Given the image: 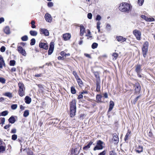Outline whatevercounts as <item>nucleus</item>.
<instances>
[{
  "instance_id": "f257e3e1",
  "label": "nucleus",
  "mask_w": 155,
  "mask_h": 155,
  "mask_svg": "<svg viewBox=\"0 0 155 155\" xmlns=\"http://www.w3.org/2000/svg\"><path fill=\"white\" fill-rule=\"evenodd\" d=\"M132 8L131 4L127 2H122L119 6V9L120 11L127 13L131 11Z\"/></svg>"
},
{
  "instance_id": "f03ea898",
  "label": "nucleus",
  "mask_w": 155,
  "mask_h": 155,
  "mask_svg": "<svg viewBox=\"0 0 155 155\" xmlns=\"http://www.w3.org/2000/svg\"><path fill=\"white\" fill-rule=\"evenodd\" d=\"M70 115L71 117H73L75 115L76 112V101L74 100L70 103Z\"/></svg>"
},
{
  "instance_id": "7ed1b4c3",
  "label": "nucleus",
  "mask_w": 155,
  "mask_h": 155,
  "mask_svg": "<svg viewBox=\"0 0 155 155\" xmlns=\"http://www.w3.org/2000/svg\"><path fill=\"white\" fill-rule=\"evenodd\" d=\"M104 145L105 143L103 142L100 140H98L96 141V145L93 148V150H101L104 148Z\"/></svg>"
},
{
  "instance_id": "20e7f679",
  "label": "nucleus",
  "mask_w": 155,
  "mask_h": 155,
  "mask_svg": "<svg viewBox=\"0 0 155 155\" xmlns=\"http://www.w3.org/2000/svg\"><path fill=\"white\" fill-rule=\"evenodd\" d=\"M134 93L137 94L140 93L141 90V86L139 83H136L134 84Z\"/></svg>"
},
{
  "instance_id": "39448f33",
  "label": "nucleus",
  "mask_w": 155,
  "mask_h": 155,
  "mask_svg": "<svg viewBox=\"0 0 155 155\" xmlns=\"http://www.w3.org/2000/svg\"><path fill=\"white\" fill-rule=\"evenodd\" d=\"M133 33L137 40H140L141 33L139 31L135 29L133 31Z\"/></svg>"
},
{
  "instance_id": "423d86ee",
  "label": "nucleus",
  "mask_w": 155,
  "mask_h": 155,
  "mask_svg": "<svg viewBox=\"0 0 155 155\" xmlns=\"http://www.w3.org/2000/svg\"><path fill=\"white\" fill-rule=\"evenodd\" d=\"M101 18V16L99 15H97L96 16L95 18V20L96 21H98L97 23V28L98 30V32H99L100 31V25L101 24V22L99 21Z\"/></svg>"
},
{
  "instance_id": "0eeeda50",
  "label": "nucleus",
  "mask_w": 155,
  "mask_h": 155,
  "mask_svg": "<svg viewBox=\"0 0 155 155\" xmlns=\"http://www.w3.org/2000/svg\"><path fill=\"white\" fill-rule=\"evenodd\" d=\"M54 48V43L53 42H51L50 44V47L48 51V54L50 55L53 53Z\"/></svg>"
},
{
  "instance_id": "6e6552de",
  "label": "nucleus",
  "mask_w": 155,
  "mask_h": 155,
  "mask_svg": "<svg viewBox=\"0 0 155 155\" xmlns=\"http://www.w3.org/2000/svg\"><path fill=\"white\" fill-rule=\"evenodd\" d=\"M17 50L19 53L22 55L25 56L26 55L25 50L21 46H18L17 47Z\"/></svg>"
},
{
  "instance_id": "1a4fd4ad",
  "label": "nucleus",
  "mask_w": 155,
  "mask_h": 155,
  "mask_svg": "<svg viewBox=\"0 0 155 155\" xmlns=\"http://www.w3.org/2000/svg\"><path fill=\"white\" fill-rule=\"evenodd\" d=\"M39 46L41 48H43L45 50H47L48 49V45L47 43L40 42Z\"/></svg>"
},
{
  "instance_id": "9d476101",
  "label": "nucleus",
  "mask_w": 155,
  "mask_h": 155,
  "mask_svg": "<svg viewBox=\"0 0 155 155\" xmlns=\"http://www.w3.org/2000/svg\"><path fill=\"white\" fill-rule=\"evenodd\" d=\"M40 32L41 34L45 36H48L49 35V32L46 29L40 28Z\"/></svg>"
},
{
  "instance_id": "9b49d317",
  "label": "nucleus",
  "mask_w": 155,
  "mask_h": 155,
  "mask_svg": "<svg viewBox=\"0 0 155 155\" xmlns=\"http://www.w3.org/2000/svg\"><path fill=\"white\" fill-rule=\"evenodd\" d=\"M135 71L137 73H140L142 71L141 69V65L140 64H138L135 66Z\"/></svg>"
},
{
  "instance_id": "f8f14e48",
  "label": "nucleus",
  "mask_w": 155,
  "mask_h": 155,
  "mask_svg": "<svg viewBox=\"0 0 155 155\" xmlns=\"http://www.w3.org/2000/svg\"><path fill=\"white\" fill-rule=\"evenodd\" d=\"M45 18L46 21L49 22H50L52 21V18L50 14L46 13L45 14Z\"/></svg>"
},
{
  "instance_id": "ddd939ff",
  "label": "nucleus",
  "mask_w": 155,
  "mask_h": 155,
  "mask_svg": "<svg viewBox=\"0 0 155 155\" xmlns=\"http://www.w3.org/2000/svg\"><path fill=\"white\" fill-rule=\"evenodd\" d=\"M71 37V35L69 33H66L63 35V38L64 41L69 40Z\"/></svg>"
},
{
  "instance_id": "4468645a",
  "label": "nucleus",
  "mask_w": 155,
  "mask_h": 155,
  "mask_svg": "<svg viewBox=\"0 0 155 155\" xmlns=\"http://www.w3.org/2000/svg\"><path fill=\"white\" fill-rule=\"evenodd\" d=\"M80 35L83 36L85 31V28L84 26L82 25H81L80 26Z\"/></svg>"
},
{
  "instance_id": "2eb2a0df",
  "label": "nucleus",
  "mask_w": 155,
  "mask_h": 155,
  "mask_svg": "<svg viewBox=\"0 0 155 155\" xmlns=\"http://www.w3.org/2000/svg\"><path fill=\"white\" fill-rule=\"evenodd\" d=\"M94 74L96 78V82L101 81V79L99 73L97 72H94Z\"/></svg>"
},
{
  "instance_id": "dca6fc26",
  "label": "nucleus",
  "mask_w": 155,
  "mask_h": 155,
  "mask_svg": "<svg viewBox=\"0 0 155 155\" xmlns=\"http://www.w3.org/2000/svg\"><path fill=\"white\" fill-rule=\"evenodd\" d=\"M101 81L96 82V90L97 92L100 91L101 88Z\"/></svg>"
},
{
  "instance_id": "f3484780",
  "label": "nucleus",
  "mask_w": 155,
  "mask_h": 155,
  "mask_svg": "<svg viewBox=\"0 0 155 155\" xmlns=\"http://www.w3.org/2000/svg\"><path fill=\"white\" fill-rule=\"evenodd\" d=\"M116 38L118 41L124 42L126 41V38H124L123 37L121 36H117L116 37Z\"/></svg>"
},
{
  "instance_id": "a211bd4d",
  "label": "nucleus",
  "mask_w": 155,
  "mask_h": 155,
  "mask_svg": "<svg viewBox=\"0 0 155 155\" xmlns=\"http://www.w3.org/2000/svg\"><path fill=\"white\" fill-rule=\"evenodd\" d=\"M25 103L28 104H30L31 101V98L28 96H26L25 98Z\"/></svg>"
},
{
  "instance_id": "6ab92c4d",
  "label": "nucleus",
  "mask_w": 155,
  "mask_h": 155,
  "mask_svg": "<svg viewBox=\"0 0 155 155\" xmlns=\"http://www.w3.org/2000/svg\"><path fill=\"white\" fill-rule=\"evenodd\" d=\"M114 102L112 101H110V102L109 107L108 109V112H110L112 110L114 106Z\"/></svg>"
},
{
  "instance_id": "aec40b11",
  "label": "nucleus",
  "mask_w": 155,
  "mask_h": 155,
  "mask_svg": "<svg viewBox=\"0 0 155 155\" xmlns=\"http://www.w3.org/2000/svg\"><path fill=\"white\" fill-rule=\"evenodd\" d=\"M113 140L114 141H115V143H117L119 141V138L116 134H114L113 135Z\"/></svg>"
},
{
  "instance_id": "412c9836",
  "label": "nucleus",
  "mask_w": 155,
  "mask_h": 155,
  "mask_svg": "<svg viewBox=\"0 0 155 155\" xmlns=\"http://www.w3.org/2000/svg\"><path fill=\"white\" fill-rule=\"evenodd\" d=\"M143 55L144 58H145L148 51V48H142Z\"/></svg>"
},
{
  "instance_id": "4be33fe9",
  "label": "nucleus",
  "mask_w": 155,
  "mask_h": 155,
  "mask_svg": "<svg viewBox=\"0 0 155 155\" xmlns=\"http://www.w3.org/2000/svg\"><path fill=\"white\" fill-rule=\"evenodd\" d=\"M137 148L138 150H135L136 152L138 153H140L143 152V147L139 145L138 146Z\"/></svg>"
},
{
  "instance_id": "5701e85b",
  "label": "nucleus",
  "mask_w": 155,
  "mask_h": 155,
  "mask_svg": "<svg viewBox=\"0 0 155 155\" xmlns=\"http://www.w3.org/2000/svg\"><path fill=\"white\" fill-rule=\"evenodd\" d=\"M8 121L11 124H14L15 121V119L13 116H12L8 119Z\"/></svg>"
},
{
  "instance_id": "b1692460",
  "label": "nucleus",
  "mask_w": 155,
  "mask_h": 155,
  "mask_svg": "<svg viewBox=\"0 0 155 155\" xmlns=\"http://www.w3.org/2000/svg\"><path fill=\"white\" fill-rule=\"evenodd\" d=\"M93 142L92 141H90L88 144L83 147V149L84 150H87L90 148Z\"/></svg>"
},
{
  "instance_id": "393cba45",
  "label": "nucleus",
  "mask_w": 155,
  "mask_h": 155,
  "mask_svg": "<svg viewBox=\"0 0 155 155\" xmlns=\"http://www.w3.org/2000/svg\"><path fill=\"white\" fill-rule=\"evenodd\" d=\"M4 32L6 34H9L10 32V28L8 26H6L4 29Z\"/></svg>"
},
{
  "instance_id": "a878e982",
  "label": "nucleus",
  "mask_w": 155,
  "mask_h": 155,
  "mask_svg": "<svg viewBox=\"0 0 155 155\" xmlns=\"http://www.w3.org/2000/svg\"><path fill=\"white\" fill-rule=\"evenodd\" d=\"M18 86L19 87V90H25L24 85L22 83L19 82L18 83Z\"/></svg>"
},
{
  "instance_id": "bb28decb",
  "label": "nucleus",
  "mask_w": 155,
  "mask_h": 155,
  "mask_svg": "<svg viewBox=\"0 0 155 155\" xmlns=\"http://www.w3.org/2000/svg\"><path fill=\"white\" fill-rule=\"evenodd\" d=\"M76 80L79 85L81 87L83 85V83L81 79L79 78Z\"/></svg>"
},
{
  "instance_id": "cd10ccee",
  "label": "nucleus",
  "mask_w": 155,
  "mask_h": 155,
  "mask_svg": "<svg viewBox=\"0 0 155 155\" xmlns=\"http://www.w3.org/2000/svg\"><path fill=\"white\" fill-rule=\"evenodd\" d=\"M25 90H19L18 94L21 97H22L25 95L24 91Z\"/></svg>"
},
{
  "instance_id": "c85d7f7f",
  "label": "nucleus",
  "mask_w": 155,
  "mask_h": 155,
  "mask_svg": "<svg viewBox=\"0 0 155 155\" xmlns=\"http://www.w3.org/2000/svg\"><path fill=\"white\" fill-rule=\"evenodd\" d=\"M30 34L32 36H36L37 35V31H30Z\"/></svg>"
},
{
  "instance_id": "c756f323",
  "label": "nucleus",
  "mask_w": 155,
  "mask_h": 155,
  "mask_svg": "<svg viewBox=\"0 0 155 155\" xmlns=\"http://www.w3.org/2000/svg\"><path fill=\"white\" fill-rule=\"evenodd\" d=\"M4 95L5 96L9 97V98H12V94L9 92L5 93Z\"/></svg>"
},
{
  "instance_id": "7c9ffc66",
  "label": "nucleus",
  "mask_w": 155,
  "mask_h": 155,
  "mask_svg": "<svg viewBox=\"0 0 155 155\" xmlns=\"http://www.w3.org/2000/svg\"><path fill=\"white\" fill-rule=\"evenodd\" d=\"M96 100L98 103L101 102V96L100 94H97L96 96Z\"/></svg>"
},
{
  "instance_id": "2f4dec72",
  "label": "nucleus",
  "mask_w": 155,
  "mask_h": 155,
  "mask_svg": "<svg viewBox=\"0 0 155 155\" xmlns=\"http://www.w3.org/2000/svg\"><path fill=\"white\" fill-rule=\"evenodd\" d=\"M112 56V58H113V59L115 60L117 58L118 56V54L116 53H113Z\"/></svg>"
},
{
  "instance_id": "473e14b6",
  "label": "nucleus",
  "mask_w": 155,
  "mask_h": 155,
  "mask_svg": "<svg viewBox=\"0 0 155 155\" xmlns=\"http://www.w3.org/2000/svg\"><path fill=\"white\" fill-rule=\"evenodd\" d=\"M29 114V110H26L24 113L23 116L25 117H27Z\"/></svg>"
},
{
  "instance_id": "72a5a7b5",
  "label": "nucleus",
  "mask_w": 155,
  "mask_h": 155,
  "mask_svg": "<svg viewBox=\"0 0 155 155\" xmlns=\"http://www.w3.org/2000/svg\"><path fill=\"white\" fill-rule=\"evenodd\" d=\"M141 97V95H139V96H137V97H136L134 100H133V103L135 104L137 101H138V99L140 97Z\"/></svg>"
},
{
  "instance_id": "f704fd0d",
  "label": "nucleus",
  "mask_w": 155,
  "mask_h": 155,
  "mask_svg": "<svg viewBox=\"0 0 155 155\" xmlns=\"http://www.w3.org/2000/svg\"><path fill=\"white\" fill-rule=\"evenodd\" d=\"M21 39L22 41H26L28 40V37L26 35H25L21 37Z\"/></svg>"
},
{
  "instance_id": "c9c22d12",
  "label": "nucleus",
  "mask_w": 155,
  "mask_h": 155,
  "mask_svg": "<svg viewBox=\"0 0 155 155\" xmlns=\"http://www.w3.org/2000/svg\"><path fill=\"white\" fill-rule=\"evenodd\" d=\"M15 61L14 60H11L10 61L9 65L10 66H14L15 65Z\"/></svg>"
},
{
  "instance_id": "e433bc0d",
  "label": "nucleus",
  "mask_w": 155,
  "mask_h": 155,
  "mask_svg": "<svg viewBox=\"0 0 155 155\" xmlns=\"http://www.w3.org/2000/svg\"><path fill=\"white\" fill-rule=\"evenodd\" d=\"M71 92L73 94L76 93V91L74 87L72 86L71 87Z\"/></svg>"
},
{
  "instance_id": "4c0bfd02",
  "label": "nucleus",
  "mask_w": 155,
  "mask_h": 155,
  "mask_svg": "<svg viewBox=\"0 0 155 155\" xmlns=\"http://www.w3.org/2000/svg\"><path fill=\"white\" fill-rule=\"evenodd\" d=\"M98 46V44L96 43H93L92 45H91V48L93 49H95Z\"/></svg>"
},
{
  "instance_id": "58836bf2",
  "label": "nucleus",
  "mask_w": 155,
  "mask_h": 155,
  "mask_svg": "<svg viewBox=\"0 0 155 155\" xmlns=\"http://www.w3.org/2000/svg\"><path fill=\"white\" fill-rule=\"evenodd\" d=\"M130 132L129 131H128L126 135L125 138L124 140L126 141V140H128V136L130 134Z\"/></svg>"
},
{
  "instance_id": "ea45409f",
  "label": "nucleus",
  "mask_w": 155,
  "mask_h": 155,
  "mask_svg": "<svg viewBox=\"0 0 155 155\" xmlns=\"http://www.w3.org/2000/svg\"><path fill=\"white\" fill-rule=\"evenodd\" d=\"M31 23V27L32 28H34L36 27V26L35 25V22L34 20H32Z\"/></svg>"
},
{
  "instance_id": "a19ab883",
  "label": "nucleus",
  "mask_w": 155,
  "mask_h": 155,
  "mask_svg": "<svg viewBox=\"0 0 155 155\" xmlns=\"http://www.w3.org/2000/svg\"><path fill=\"white\" fill-rule=\"evenodd\" d=\"M148 43L147 41H145L144 43L143 48H148Z\"/></svg>"
},
{
  "instance_id": "79ce46f5",
  "label": "nucleus",
  "mask_w": 155,
  "mask_h": 155,
  "mask_svg": "<svg viewBox=\"0 0 155 155\" xmlns=\"http://www.w3.org/2000/svg\"><path fill=\"white\" fill-rule=\"evenodd\" d=\"M35 43V38H32L31 40L30 45H34Z\"/></svg>"
},
{
  "instance_id": "37998d69",
  "label": "nucleus",
  "mask_w": 155,
  "mask_h": 155,
  "mask_svg": "<svg viewBox=\"0 0 155 155\" xmlns=\"http://www.w3.org/2000/svg\"><path fill=\"white\" fill-rule=\"evenodd\" d=\"M106 29L107 31H109L111 29V25L109 24H106Z\"/></svg>"
},
{
  "instance_id": "c03bdc74",
  "label": "nucleus",
  "mask_w": 155,
  "mask_h": 155,
  "mask_svg": "<svg viewBox=\"0 0 155 155\" xmlns=\"http://www.w3.org/2000/svg\"><path fill=\"white\" fill-rule=\"evenodd\" d=\"M8 112L7 110H5L1 113V115L2 116H5L8 114Z\"/></svg>"
},
{
  "instance_id": "a18cd8bd",
  "label": "nucleus",
  "mask_w": 155,
  "mask_h": 155,
  "mask_svg": "<svg viewBox=\"0 0 155 155\" xmlns=\"http://www.w3.org/2000/svg\"><path fill=\"white\" fill-rule=\"evenodd\" d=\"M17 107V105L16 104H12L11 106V108L12 110H15Z\"/></svg>"
},
{
  "instance_id": "49530a36",
  "label": "nucleus",
  "mask_w": 155,
  "mask_h": 155,
  "mask_svg": "<svg viewBox=\"0 0 155 155\" xmlns=\"http://www.w3.org/2000/svg\"><path fill=\"white\" fill-rule=\"evenodd\" d=\"M144 2V0H138V4L140 6H142Z\"/></svg>"
},
{
  "instance_id": "de8ad7c7",
  "label": "nucleus",
  "mask_w": 155,
  "mask_h": 155,
  "mask_svg": "<svg viewBox=\"0 0 155 155\" xmlns=\"http://www.w3.org/2000/svg\"><path fill=\"white\" fill-rule=\"evenodd\" d=\"M73 74L74 76L76 79L79 78L78 76V75L77 72L75 71H73Z\"/></svg>"
},
{
  "instance_id": "09e8293b",
  "label": "nucleus",
  "mask_w": 155,
  "mask_h": 155,
  "mask_svg": "<svg viewBox=\"0 0 155 155\" xmlns=\"http://www.w3.org/2000/svg\"><path fill=\"white\" fill-rule=\"evenodd\" d=\"M5 79L3 78H0V82L2 84H5Z\"/></svg>"
},
{
  "instance_id": "8fccbe9b",
  "label": "nucleus",
  "mask_w": 155,
  "mask_h": 155,
  "mask_svg": "<svg viewBox=\"0 0 155 155\" xmlns=\"http://www.w3.org/2000/svg\"><path fill=\"white\" fill-rule=\"evenodd\" d=\"M5 150V148L3 146H0V153Z\"/></svg>"
},
{
  "instance_id": "3c124183",
  "label": "nucleus",
  "mask_w": 155,
  "mask_h": 155,
  "mask_svg": "<svg viewBox=\"0 0 155 155\" xmlns=\"http://www.w3.org/2000/svg\"><path fill=\"white\" fill-rule=\"evenodd\" d=\"M17 138V136L16 134H13L12 136V140H15Z\"/></svg>"
},
{
  "instance_id": "603ef678",
  "label": "nucleus",
  "mask_w": 155,
  "mask_h": 155,
  "mask_svg": "<svg viewBox=\"0 0 155 155\" xmlns=\"http://www.w3.org/2000/svg\"><path fill=\"white\" fill-rule=\"evenodd\" d=\"M155 21L154 19L153 18H149L148 17L147 21L152 22L153 21Z\"/></svg>"
},
{
  "instance_id": "864d4df0",
  "label": "nucleus",
  "mask_w": 155,
  "mask_h": 155,
  "mask_svg": "<svg viewBox=\"0 0 155 155\" xmlns=\"http://www.w3.org/2000/svg\"><path fill=\"white\" fill-rule=\"evenodd\" d=\"M141 18H142L145 20L146 21H147L148 17H147L145 15H141Z\"/></svg>"
},
{
  "instance_id": "5fc2aeb1",
  "label": "nucleus",
  "mask_w": 155,
  "mask_h": 155,
  "mask_svg": "<svg viewBox=\"0 0 155 155\" xmlns=\"http://www.w3.org/2000/svg\"><path fill=\"white\" fill-rule=\"evenodd\" d=\"M1 123L2 124V126L4 124L5 120V119L4 117L1 118Z\"/></svg>"
},
{
  "instance_id": "6e6d98bb",
  "label": "nucleus",
  "mask_w": 155,
  "mask_h": 155,
  "mask_svg": "<svg viewBox=\"0 0 155 155\" xmlns=\"http://www.w3.org/2000/svg\"><path fill=\"white\" fill-rule=\"evenodd\" d=\"M87 18L89 19H91L92 18V15L91 13H89L87 14Z\"/></svg>"
},
{
  "instance_id": "4d7b16f0",
  "label": "nucleus",
  "mask_w": 155,
  "mask_h": 155,
  "mask_svg": "<svg viewBox=\"0 0 155 155\" xmlns=\"http://www.w3.org/2000/svg\"><path fill=\"white\" fill-rule=\"evenodd\" d=\"M5 50V48L4 46H2L0 48V51L2 52H4Z\"/></svg>"
},
{
  "instance_id": "13d9d810",
  "label": "nucleus",
  "mask_w": 155,
  "mask_h": 155,
  "mask_svg": "<svg viewBox=\"0 0 155 155\" xmlns=\"http://www.w3.org/2000/svg\"><path fill=\"white\" fill-rule=\"evenodd\" d=\"M53 5V3L51 2H48V7H51Z\"/></svg>"
},
{
  "instance_id": "bf43d9fd",
  "label": "nucleus",
  "mask_w": 155,
  "mask_h": 155,
  "mask_svg": "<svg viewBox=\"0 0 155 155\" xmlns=\"http://www.w3.org/2000/svg\"><path fill=\"white\" fill-rule=\"evenodd\" d=\"M110 155H117L116 153L113 151H111L109 153Z\"/></svg>"
},
{
  "instance_id": "052dcab7",
  "label": "nucleus",
  "mask_w": 155,
  "mask_h": 155,
  "mask_svg": "<svg viewBox=\"0 0 155 155\" xmlns=\"http://www.w3.org/2000/svg\"><path fill=\"white\" fill-rule=\"evenodd\" d=\"M106 153V151L105 150H104L100 153L98 155H105Z\"/></svg>"
},
{
  "instance_id": "680f3d73",
  "label": "nucleus",
  "mask_w": 155,
  "mask_h": 155,
  "mask_svg": "<svg viewBox=\"0 0 155 155\" xmlns=\"http://www.w3.org/2000/svg\"><path fill=\"white\" fill-rule=\"evenodd\" d=\"M11 126V125L9 124L8 125H6L4 127V128L5 129H7L8 128H9Z\"/></svg>"
},
{
  "instance_id": "e2e57ef3",
  "label": "nucleus",
  "mask_w": 155,
  "mask_h": 155,
  "mask_svg": "<svg viewBox=\"0 0 155 155\" xmlns=\"http://www.w3.org/2000/svg\"><path fill=\"white\" fill-rule=\"evenodd\" d=\"M0 62L4 63V60L3 58L0 55Z\"/></svg>"
},
{
  "instance_id": "0e129e2a",
  "label": "nucleus",
  "mask_w": 155,
  "mask_h": 155,
  "mask_svg": "<svg viewBox=\"0 0 155 155\" xmlns=\"http://www.w3.org/2000/svg\"><path fill=\"white\" fill-rule=\"evenodd\" d=\"M16 130L15 129H13L12 130L11 133H12L15 134L16 133Z\"/></svg>"
},
{
  "instance_id": "69168bd1",
  "label": "nucleus",
  "mask_w": 155,
  "mask_h": 155,
  "mask_svg": "<svg viewBox=\"0 0 155 155\" xmlns=\"http://www.w3.org/2000/svg\"><path fill=\"white\" fill-rule=\"evenodd\" d=\"M83 97V96L82 95V94H80L78 95V99H80L81 98H82Z\"/></svg>"
},
{
  "instance_id": "338daca9",
  "label": "nucleus",
  "mask_w": 155,
  "mask_h": 155,
  "mask_svg": "<svg viewBox=\"0 0 155 155\" xmlns=\"http://www.w3.org/2000/svg\"><path fill=\"white\" fill-rule=\"evenodd\" d=\"M60 54L61 56H66V53L63 51L61 52Z\"/></svg>"
},
{
  "instance_id": "774afa93",
  "label": "nucleus",
  "mask_w": 155,
  "mask_h": 155,
  "mask_svg": "<svg viewBox=\"0 0 155 155\" xmlns=\"http://www.w3.org/2000/svg\"><path fill=\"white\" fill-rule=\"evenodd\" d=\"M4 21V19L2 17L0 18V24Z\"/></svg>"
}]
</instances>
